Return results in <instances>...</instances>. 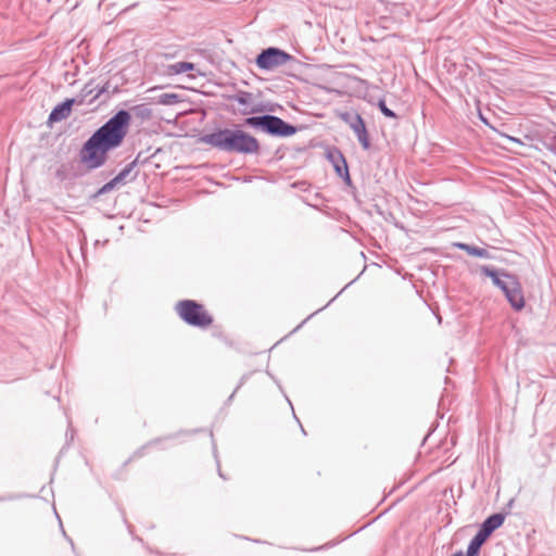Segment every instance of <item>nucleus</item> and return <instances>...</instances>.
<instances>
[{"mask_svg": "<svg viewBox=\"0 0 556 556\" xmlns=\"http://www.w3.org/2000/svg\"><path fill=\"white\" fill-rule=\"evenodd\" d=\"M130 119V114L124 110L111 117L85 142L80 151L81 162L88 168H98L103 165L108 159V152L123 143Z\"/></svg>", "mask_w": 556, "mask_h": 556, "instance_id": "1", "label": "nucleus"}, {"mask_svg": "<svg viewBox=\"0 0 556 556\" xmlns=\"http://www.w3.org/2000/svg\"><path fill=\"white\" fill-rule=\"evenodd\" d=\"M202 141L220 150L238 153H257L260 143L253 136L242 130L223 129L202 138Z\"/></svg>", "mask_w": 556, "mask_h": 556, "instance_id": "2", "label": "nucleus"}, {"mask_svg": "<svg viewBox=\"0 0 556 556\" xmlns=\"http://www.w3.org/2000/svg\"><path fill=\"white\" fill-rule=\"evenodd\" d=\"M481 270L484 275L492 278L495 286L501 288L514 309L521 311L525 307L522 288L516 277L504 274L503 278H500L494 270L485 266Z\"/></svg>", "mask_w": 556, "mask_h": 556, "instance_id": "3", "label": "nucleus"}, {"mask_svg": "<svg viewBox=\"0 0 556 556\" xmlns=\"http://www.w3.org/2000/svg\"><path fill=\"white\" fill-rule=\"evenodd\" d=\"M176 312L184 321L194 327L207 328L213 323V317L204 306L192 300L178 302Z\"/></svg>", "mask_w": 556, "mask_h": 556, "instance_id": "4", "label": "nucleus"}, {"mask_svg": "<svg viewBox=\"0 0 556 556\" xmlns=\"http://www.w3.org/2000/svg\"><path fill=\"white\" fill-rule=\"evenodd\" d=\"M251 127H261L269 134L288 136L294 132V128L286 124L281 118L273 115L248 117L244 122Z\"/></svg>", "mask_w": 556, "mask_h": 556, "instance_id": "5", "label": "nucleus"}, {"mask_svg": "<svg viewBox=\"0 0 556 556\" xmlns=\"http://www.w3.org/2000/svg\"><path fill=\"white\" fill-rule=\"evenodd\" d=\"M292 59V55L278 48H268L257 55L256 65L262 70L270 71L288 63Z\"/></svg>", "mask_w": 556, "mask_h": 556, "instance_id": "6", "label": "nucleus"}, {"mask_svg": "<svg viewBox=\"0 0 556 556\" xmlns=\"http://www.w3.org/2000/svg\"><path fill=\"white\" fill-rule=\"evenodd\" d=\"M233 100L242 108L239 109V112L242 115H251L255 113L263 112L262 105L254 103L252 96L250 93H241L233 98Z\"/></svg>", "mask_w": 556, "mask_h": 556, "instance_id": "7", "label": "nucleus"}, {"mask_svg": "<svg viewBox=\"0 0 556 556\" xmlns=\"http://www.w3.org/2000/svg\"><path fill=\"white\" fill-rule=\"evenodd\" d=\"M491 534L492 531L484 523H482L478 533L470 541L466 556H479L480 547L489 539Z\"/></svg>", "mask_w": 556, "mask_h": 556, "instance_id": "8", "label": "nucleus"}, {"mask_svg": "<svg viewBox=\"0 0 556 556\" xmlns=\"http://www.w3.org/2000/svg\"><path fill=\"white\" fill-rule=\"evenodd\" d=\"M351 128L357 136L358 141L365 150L370 148L369 136L365 126L363 118L359 115H356L354 119L350 123Z\"/></svg>", "mask_w": 556, "mask_h": 556, "instance_id": "9", "label": "nucleus"}, {"mask_svg": "<svg viewBox=\"0 0 556 556\" xmlns=\"http://www.w3.org/2000/svg\"><path fill=\"white\" fill-rule=\"evenodd\" d=\"M74 102V99H66L61 104L56 105L50 113L48 122L52 124L68 117L72 112V106Z\"/></svg>", "mask_w": 556, "mask_h": 556, "instance_id": "10", "label": "nucleus"}, {"mask_svg": "<svg viewBox=\"0 0 556 556\" xmlns=\"http://www.w3.org/2000/svg\"><path fill=\"white\" fill-rule=\"evenodd\" d=\"M454 245L460 250L466 251L468 254L473 255V256L484 257V258H488L490 256L488 251L484 249H480V248L472 247V245L462 243V242L454 243Z\"/></svg>", "mask_w": 556, "mask_h": 556, "instance_id": "11", "label": "nucleus"}, {"mask_svg": "<svg viewBox=\"0 0 556 556\" xmlns=\"http://www.w3.org/2000/svg\"><path fill=\"white\" fill-rule=\"evenodd\" d=\"M194 70V64L190 62H177L168 66L169 75H178Z\"/></svg>", "mask_w": 556, "mask_h": 556, "instance_id": "12", "label": "nucleus"}, {"mask_svg": "<svg viewBox=\"0 0 556 556\" xmlns=\"http://www.w3.org/2000/svg\"><path fill=\"white\" fill-rule=\"evenodd\" d=\"M504 520L505 516L503 514H494L486 518L483 523L493 532L504 523Z\"/></svg>", "mask_w": 556, "mask_h": 556, "instance_id": "13", "label": "nucleus"}, {"mask_svg": "<svg viewBox=\"0 0 556 556\" xmlns=\"http://www.w3.org/2000/svg\"><path fill=\"white\" fill-rule=\"evenodd\" d=\"M129 173L128 169L122 170L116 177H114L111 181L106 182L100 190L99 193H104L112 190L118 182H121L125 176Z\"/></svg>", "mask_w": 556, "mask_h": 556, "instance_id": "14", "label": "nucleus"}, {"mask_svg": "<svg viewBox=\"0 0 556 556\" xmlns=\"http://www.w3.org/2000/svg\"><path fill=\"white\" fill-rule=\"evenodd\" d=\"M178 102H180V97L177 93H163L157 99V103L164 105H173Z\"/></svg>", "mask_w": 556, "mask_h": 556, "instance_id": "15", "label": "nucleus"}, {"mask_svg": "<svg viewBox=\"0 0 556 556\" xmlns=\"http://www.w3.org/2000/svg\"><path fill=\"white\" fill-rule=\"evenodd\" d=\"M379 109L380 111L382 112V114L387 117H390V118H395L396 115L393 111H391L387 105H386V102L383 100H380L379 101Z\"/></svg>", "mask_w": 556, "mask_h": 556, "instance_id": "16", "label": "nucleus"}, {"mask_svg": "<svg viewBox=\"0 0 556 556\" xmlns=\"http://www.w3.org/2000/svg\"><path fill=\"white\" fill-rule=\"evenodd\" d=\"M453 556H465V555L463 554V552H457Z\"/></svg>", "mask_w": 556, "mask_h": 556, "instance_id": "17", "label": "nucleus"}, {"mask_svg": "<svg viewBox=\"0 0 556 556\" xmlns=\"http://www.w3.org/2000/svg\"><path fill=\"white\" fill-rule=\"evenodd\" d=\"M508 139H509V140H511V141L519 142V140H518V139H515V138H513V137H508Z\"/></svg>", "mask_w": 556, "mask_h": 556, "instance_id": "18", "label": "nucleus"}, {"mask_svg": "<svg viewBox=\"0 0 556 556\" xmlns=\"http://www.w3.org/2000/svg\"><path fill=\"white\" fill-rule=\"evenodd\" d=\"M342 163H343V166H344V168H345V170H346V169H348V166H346L345 161H344V160H342Z\"/></svg>", "mask_w": 556, "mask_h": 556, "instance_id": "19", "label": "nucleus"}, {"mask_svg": "<svg viewBox=\"0 0 556 556\" xmlns=\"http://www.w3.org/2000/svg\"><path fill=\"white\" fill-rule=\"evenodd\" d=\"M336 168H337V170L340 173V170H341V169H340V166H339V165H337V166H336Z\"/></svg>", "mask_w": 556, "mask_h": 556, "instance_id": "20", "label": "nucleus"}]
</instances>
